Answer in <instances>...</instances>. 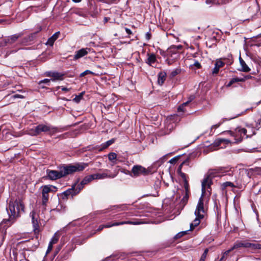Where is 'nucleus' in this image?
<instances>
[{
	"mask_svg": "<svg viewBox=\"0 0 261 261\" xmlns=\"http://www.w3.org/2000/svg\"><path fill=\"white\" fill-rule=\"evenodd\" d=\"M211 185V179L209 176L205 177L202 182V194L199 199L198 204L197 205L195 215L196 218L194 221L190 224V230H192L194 228L198 226L200 222V220L204 217L205 214V210L204 207L203 198V197L207 191L209 194H211V191L208 190L210 189Z\"/></svg>",
	"mask_w": 261,
	"mask_h": 261,
	"instance_id": "obj_1",
	"label": "nucleus"
},
{
	"mask_svg": "<svg viewBox=\"0 0 261 261\" xmlns=\"http://www.w3.org/2000/svg\"><path fill=\"white\" fill-rule=\"evenodd\" d=\"M88 166V163H78L72 165L61 167L59 171L48 169L46 170L47 176L48 179L55 180L74 172L82 171Z\"/></svg>",
	"mask_w": 261,
	"mask_h": 261,
	"instance_id": "obj_2",
	"label": "nucleus"
},
{
	"mask_svg": "<svg viewBox=\"0 0 261 261\" xmlns=\"http://www.w3.org/2000/svg\"><path fill=\"white\" fill-rule=\"evenodd\" d=\"M24 205L22 200L20 199L11 200L9 203L8 207H7L9 218L4 220L3 222L5 223L10 222V224H11L16 218L19 217L21 212H24Z\"/></svg>",
	"mask_w": 261,
	"mask_h": 261,
	"instance_id": "obj_3",
	"label": "nucleus"
},
{
	"mask_svg": "<svg viewBox=\"0 0 261 261\" xmlns=\"http://www.w3.org/2000/svg\"><path fill=\"white\" fill-rule=\"evenodd\" d=\"M58 132V128L56 127L47 124H40L35 127L29 128L27 130V134L32 136H36L42 132L48 133L52 135Z\"/></svg>",
	"mask_w": 261,
	"mask_h": 261,
	"instance_id": "obj_4",
	"label": "nucleus"
},
{
	"mask_svg": "<svg viewBox=\"0 0 261 261\" xmlns=\"http://www.w3.org/2000/svg\"><path fill=\"white\" fill-rule=\"evenodd\" d=\"M246 133L247 130L241 127H237L234 131L227 130L222 133V134H227L233 137L235 140L234 143H236L241 142L243 140V136L246 135Z\"/></svg>",
	"mask_w": 261,
	"mask_h": 261,
	"instance_id": "obj_5",
	"label": "nucleus"
},
{
	"mask_svg": "<svg viewBox=\"0 0 261 261\" xmlns=\"http://www.w3.org/2000/svg\"><path fill=\"white\" fill-rule=\"evenodd\" d=\"M42 191V204L43 205H46L48 200V193L55 192L57 191V188L52 185H45L43 186Z\"/></svg>",
	"mask_w": 261,
	"mask_h": 261,
	"instance_id": "obj_6",
	"label": "nucleus"
},
{
	"mask_svg": "<svg viewBox=\"0 0 261 261\" xmlns=\"http://www.w3.org/2000/svg\"><path fill=\"white\" fill-rule=\"evenodd\" d=\"M115 142V140L114 139H112L100 145H96V146H89L87 147V150L92 151L94 152L97 151H101L103 149L107 148L111 144H112Z\"/></svg>",
	"mask_w": 261,
	"mask_h": 261,
	"instance_id": "obj_7",
	"label": "nucleus"
},
{
	"mask_svg": "<svg viewBox=\"0 0 261 261\" xmlns=\"http://www.w3.org/2000/svg\"><path fill=\"white\" fill-rule=\"evenodd\" d=\"M133 176H138L140 175L146 174V169L140 165L134 166L132 170Z\"/></svg>",
	"mask_w": 261,
	"mask_h": 261,
	"instance_id": "obj_8",
	"label": "nucleus"
},
{
	"mask_svg": "<svg viewBox=\"0 0 261 261\" xmlns=\"http://www.w3.org/2000/svg\"><path fill=\"white\" fill-rule=\"evenodd\" d=\"M109 171L108 170L106 169L104 171V172H103L102 173L94 174L95 179H105V178H114L117 174V173L116 174H109L108 173Z\"/></svg>",
	"mask_w": 261,
	"mask_h": 261,
	"instance_id": "obj_9",
	"label": "nucleus"
},
{
	"mask_svg": "<svg viewBox=\"0 0 261 261\" xmlns=\"http://www.w3.org/2000/svg\"><path fill=\"white\" fill-rule=\"evenodd\" d=\"M231 144V141L226 139L218 138L214 142V146L220 148H225L226 145Z\"/></svg>",
	"mask_w": 261,
	"mask_h": 261,
	"instance_id": "obj_10",
	"label": "nucleus"
},
{
	"mask_svg": "<svg viewBox=\"0 0 261 261\" xmlns=\"http://www.w3.org/2000/svg\"><path fill=\"white\" fill-rule=\"evenodd\" d=\"M21 36V34L12 35L8 38L5 39L3 41L1 42V45L5 46L7 44H12L15 42Z\"/></svg>",
	"mask_w": 261,
	"mask_h": 261,
	"instance_id": "obj_11",
	"label": "nucleus"
},
{
	"mask_svg": "<svg viewBox=\"0 0 261 261\" xmlns=\"http://www.w3.org/2000/svg\"><path fill=\"white\" fill-rule=\"evenodd\" d=\"M141 224V222L139 221H122L120 222H115L113 223H109L106 225H104L105 226V228H110L112 226H118L120 225H123V224H133V225H138Z\"/></svg>",
	"mask_w": 261,
	"mask_h": 261,
	"instance_id": "obj_12",
	"label": "nucleus"
},
{
	"mask_svg": "<svg viewBox=\"0 0 261 261\" xmlns=\"http://www.w3.org/2000/svg\"><path fill=\"white\" fill-rule=\"evenodd\" d=\"M177 119L178 116L177 115H173L166 119V126L167 129L170 130L175 127V124L173 122Z\"/></svg>",
	"mask_w": 261,
	"mask_h": 261,
	"instance_id": "obj_13",
	"label": "nucleus"
},
{
	"mask_svg": "<svg viewBox=\"0 0 261 261\" xmlns=\"http://www.w3.org/2000/svg\"><path fill=\"white\" fill-rule=\"evenodd\" d=\"M90 51V48H82L79 50H77L74 56V59L77 60L81 58H82L88 54V53Z\"/></svg>",
	"mask_w": 261,
	"mask_h": 261,
	"instance_id": "obj_14",
	"label": "nucleus"
},
{
	"mask_svg": "<svg viewBox=\"0 0 261 261\" xmlns=\"http://www.w3.org/2000/svg\"><path fill=\"white\" fill-rule=\"evenodd\" d=\"M46 75L47 76L52 77L54 78L53 81L55 80H63V76L64 74L62 73L58 72H47L46 73Z\"/></svg>",
	"mask_w": 261,
	"mask_h": 261,
	"instance_id": "obj_15",
	"label": "nucleus"
},
{
	"mask_svg": "<svg viewBox=\"0 0 261 261\" xmlns=\"http://www.w3.org/2000/svg\"><path fill=\"white\" fill-rule=\"evenodd\" d=\"M225 63L222 62L221 60H217L215 63V67L213 69L212 73L213 74H217L220 68L223 67Z\"/></svg>",
	"mask_w": 261,
	"mask_h": 261,
	"instance_id": "obj_16",
	"label": "nucleus"
},
{
	"mask_svg": "<svg viewBox=\"0 0 261 261\" xmlns=\"http://www.w3.org/2000/svg\"><path fill=\"white\" fill-rule=\"evenodd\" d=\"M147 59L146 63L150 66L153 67V64L156 61V56L154 54H147Z\"/></svg>",
	"mask_w": 261,
	"mask_h": 261,
	"instance_id": "obj_17",
	"label": "nucleus"
},
{
	"mask_svg": "<svg viewBox=\"0 0 261 261\" xmlns=\"http://www.w3.org/2000/svg\"><path fill=\"white\" fill-rule=\"evenodd\" d=\"M239 62L241 66L240 71L248 72L250 71V68L247 66L245 61L241 58H239Z\"/></svg>",
	"mask_w": 261,
	"mask_h": 261,
	"instance_id": "obj_18",
	"label": "nucleus"
},
{
	"mask_svg": "<svg viewBox=\"0 0 261 261\" xmlns=\"http://www.w3.org/2000/svg\"><path fill=\"white\" fill-rule=\"evenodd\" d=\"M60 34V32H58L55 33L51 37H50L47 40V44L52 46L55 41L58 39Z\"/></svg>",
	"mask_w": 261,
	"mask_h": 261,
	"instance_id": "obj_19",
	"label": "nucleus"
},
{
	"mask_svg": "<svg viewBox=\"0 0 261 261\" xmlns=\"http://www.w3.org/2000/svg\"><path fill=\"white\" fill-rule=\"evenodd\" d=\"M194 97L193 96H191L189 97L188 101H187L186 102L183 103L181 105L179 106V107L178 108V112H185L186 110H185V108H184L185 107L187 106L189 103V102H190L192 100L194 99Z\"/></svg>",
	"mask_w": 261,
	"mask_h": 261,
	"instance_id": "obj_20",
	"label": "nucleus"
},
{
	"mask_svg": "<svg viewBox=\"0 0 261 261\" xmlns=\"http://www.w3.org/2000/svg\"><path fill=\"white\" fill-rule=\"evenodd\" d=\"M249 76H246V77H245L244 78H238V77H236V78H233L232 79L230 82H229V83L227 84V87H230L231 86L233 83H236V82H244L245 81V80L246 79H248L249 78Z\"/></svg>",
	"mask_w": 261,
	"mask_h": 261,
	"instance_id": "obj_21",
	"label": "nucleus"
},
{
	"mask_svg": "<svg viewBox=\"0 0 261 261\" xmlns=\"http://www.w3.org/2000/svg\"><path fill=\"white\" fill-rule=\"evenodd\" d=\"M63 194L66 196H69L70 195L72 197L73 196L76 195L75 193V186H72L71 188L68 189L66 191L64 192Z\"/></svg>",
	"mask_w": 261,
	"mask_h": 261,
	"instance_id": "obj_22",
	"label": "nucleus"
},
{
	"mask_svg": "<svg viewBox=\"0 0 261 261\" xmlns=\"http://www.w3.org/2000/svg\"><path fill=\"white\" fill-rule=\"evenodd\" d=\"M166 77V73L165 72H160L158 74V82L159 85H162L164 83Z\"/></svg>",
	"mask_w": 261,
	"mask_h": 261,
	"instance_id": "obj_23",
	"label": "nucleus"
},
{
	"mask_svg": "<svg viewBox=\"0 0 261 261\" xmlns=\"http://www.w3.org/2000/svg\"><path fill=\"white\" fill-rule=\"evenodd\" d=\"M30 216L32 218V223L35 229H36L38 226V223L36 217V213L34 211H32L30 213Z\"/></svg>",
	"mask_w": 261,
	"mask_h": 261,
	"instance_id": "obj_24",
	"label": "nucleus"
},
{
	"mask_svg": "<svg viewBox=\"0 0 261 261\" xmlns=\"http://www.w3.org/2000/svg\"><path fill=\"white\" fill-rule=\"evenodd\" d=\"M245 248V241H237L233 247L231 248V250H233L235 249L239 248Z\"/></svg>",
	"mask_w": 261,
	"mask_h": 261,
	"instance_id": "obj_25",
	"label": "nucleus"
},
{
	"mask_svg": "<svg viewBox=\"0 0 261 261\" xmlns=\"http://www.w3.org/2000/svg\"><path fill=\"white\" fill-rule=\"evenodd\" d=\"M34 34H31L28 37L24 38L21 41V44L24 45H28L29 42L34 39Z\"/></svg>",
	"mask_w": 261,
	"mask_h": 261,
	"instance_id": "obj_26",
	"label": "nucleus"
},
{
	"mask_svg": "<svg viewBox=\"0 0 261 261\" xmlns=\"http://www.w3.org/2000/svg\"><path fill=\"white\" fill-rule=\"evenodd\" d=\"M261 249V244H258L256 243H251V246L250 247V249L252 250H256L257 249Z\"/></svg>",
	"mask_w": 261,
	"mask_h": 261,
	"instance_id": "obj_27",
	"label": "nucleus"
},
{
	"mask_svg": "<svg viewBox=\"0 0 261 261\" xmlns=\"http://www.w3.org/2000/svg\"><path fill=\"white\" fill-rule=\"evenodd\" d=\"M182 48V45H172L169 48V50L171 52H175V50L181 49Z\"/></svg>",
	"mask_w": 261,
	"mask_h": 261,
	"instance_id": "obj_28",
	"label": "nucleus"
},
{
	"mask_svg": "<svg viewBox=\"0 0 261 261\" xmlns=\"http://www.w3.org/2000/svg\"><path fill=\"white\" fill-rule=\"evenodd\" d=\"M117 154L114 152H111L108 154L109 160L113 162V164L115 163L114 161L116 159Z\"/></svg>",
	"mask_w": 261,
	"mask_h": 261,
	"instance_id": "obj_29",
	"label": "nucleus"
},
{
	"mask_svg": "<svg viewBox=\"0 0 261 261\" xmlns=\"http://www.w3.org/2000/svg\"><path fill=\"white\" fill-rule=\"evenodd\" d=\"M59 240V237L56 234H55L54 236L51 238L50 241L49 243L51 244H55L57 243Z\"/></svg>",
	"mask_w": 261,
	"mask_h": 261,
	"instance_id": "obj_30",
	"label": "nucleus"
},
{
	"mask_svg": "<svg viewBox=\"0 0 261 261\" xmlns=\"http://www.w3.org/2000/svg\"><path fill=\"white\" fill-rule=\"evenodd\" d=\"M73 186H75V193L76 194H78L81 190L84 188V187L81 185V184H79L77 186L75 185Z\"/></svg>",
	"mask_w": 261,
	"mask_h": 261,
	"instance_id": "obj_31",
	"label": "nucleus"
},
{
	"mask_svg": "<svg viewBox=\"0 0 261 261\" xmlns=\"http://www.w3.org/2000/svg\"><path fill=\"white\" fill-rule=\"evenodd\" d=\"M178 174L184 180V181H185V187H188V181L186 180V174L184 173H183V172H181V173H179Z\"/></svg>",
	"mask_w": 261,
	"mask_h": 261,
	"instance_id": "obj_32",
	"label": "nucleus"
},
{
	"mask_svg": "<svg viewBox=\"0 0 261 261\" xmlns=\"http://www.w3.org/2000/svg\"><path fill=\"white\" fill-rule=\"evenodd\" d=\"M232 250H231V248L225 252H224L220 259V261H222L224 259H225L227 256H228V254L230 251H231Z\"/></svg>",
	"mask_w": 261,
	"mask_h": 261,
	"instance_id": "obj_33",
	"label": "nucleus"
},
{
	"mask_svg": "<svg viewBox=\"0 0 261 261\" xmlns=\"http://www.w3.org/2000/svg\"><path fill=\"white\" fill-rule=\"evenodd\" d=\"M208 249H205L204 250V251L199 261H204L205 260L206 255H207V252H208Z\"/></svg>",
	"mask_w": 261,
	"mask_h": 261,
	"instance_id": "obj_34",
	"label": "nucleus"
},
{
	"mask_svg": "<svg viewBox=\"0 0 261 261\" xmlns=\"http://www.w3.org/2000/svg\"><path fill=\"white\" fill-rule=\"evenodd\" d=\"M222 186V187L223 188H226V187H228V186L231 187H234V184L232 182H230V181L225 182L223 183Z\"/></svg>",
	"mask_w": 261,
	"mask_h": 261,
	"instance_id": "obj_35",
	"label": "nucleus"
},
{
	"mask_svg": "<svg viewBox=\"0 0 261 261\" xmlns=\"http://www.w3.org/2000/svg\"><path fill=\"white\" fill-rule=\"evenodd\" d=\"M94 74V73L90 70H86L85 71H84L83 72L81 73L80 74V77H83L85 75H86L87 74Z\"/></svg>",
	"mask_w": 261,
	"mask_h": 261,
	"instance_id": "obj_36",
	"label": "nucleus"
},
{
	"mask_svg": "<svg viewBox=\"0 0 261 261\" xmlns=\"http://www.w3.org/2000/svg\"><path fill=\"white\" fill-rule=\"evenodd\" d=\"M185 187L186 194H185V195L184 196L182 200L184 202H186V201H187L188 199V187Z\"/></svg>",
	"mask_w": 261,
	"mask_h": 261,
	"instance_id": "obj_37",
	"label": "nucleus"
},
{
	"mask_svg": "<svg viewBox=\"0 0 261 261\" xmlns=\"http://www.w3.org/2000/svg\"><path fill=\"white\" fill-rule=\"evenodd\" d=\"M180 69H174L171 72L170 75L172 77H174V76H176V75L180 73Z\"/></svg>",
	"mask_w": 261,
	"mask_h": 261,
	"instance_id": "obj_38",
	"label": "nucleus"
},
{
	"mask_svg": "<svg viewBox=\"0 0 261 261\" xmlns=\"http://www.w3.org/2000/svg\"><path fill=\"white\" fill-rule=\"evenodd\" d=\"M85 178H86V180H87V181L88 182V183L89 182L91 181L92 180L95 179L94 174H91V175L87 176L85 177Z\"/></svg>",
	"mask_w": 261,
	"mask_h": 261,
	"instance_id": "obj_39",
	"label": "nucleus"
},
{
	"mask_svg": "<svg viewBox=\"0 0 261 261\" xmlns=\"http://www.w3.org/2000/svg\"><path fill=\"white\" fill-rule=\"evenodd\" d=\"M24 98V96H23L22 95H20V94H15V95H12L11 97V98H12V99H15L16 98L23 99Z\"/></svg>",
	"mask_w": 261,
	"mask_h": 261,
	"instance_id": "obj_40",
	"label": "nucleus"
},
{
	"mask_svg": "<svg viewBox=\"0 0 261 261\" xmlns=\"http://www.w3.org/2000/svg\"><path fill=\"white\" fill-rule=\"evenodd\" d=\"M50 80H49V79H44V80H41L39 82V84L40 85L41 84H47V85H49V82H50Z\"/></svg>",
	"mask_w": 261,
	"mask_h": 261,
	"instance_id": "obj_41",
	"label": "nucleus"
},
{
	"mask_svg": "<svg viewBox=\"0 0 261 261\" xmlns=\"http://www.w3.org/2000/svg\"><path fill=\"white\" fill-rule=\"evenodd\" d=\"M187 162V161H185L184 162H183L178 167V169H177V173L178 174H179L180 173L182 172L181 171V169H182V167L183 166V165L184 164H185Z\"/></svg>",
	"mask_w": 261,
	"mask_h": 261,
	"instance_id": "obj_42",
	"label": "nucleus"
},
{
	"mask_svg": "<svg viewBox=\"0 0 261 261\" xmlns=\"http://www.w3.org/2000/svg\"><path fill=\"white\" fill-rule=\"evenodd\" d=\"M60 88H61L62 90L64 92H68L71 89V88H68L64 87H59V86H58L57 87V89H59Z\"/></svg>",
	"mask_w": 261,
	"mask_h": 261,
	"instance_id": "obj_43",
	"label": "nucleus"
},
{
	"mask_svg": "<svg viewBox=\"0 0 261 261\" xmlns=\"http://www.w3.org/2000/svg\"><path fill=\"white\" fill-rule=\"evenodd\" d=\"M53 244H50V243L48 244V246L46 251V254L48 253L53 249Z\"/></svg>",
	"mask_w": 261,
	"mask_h": 261,
	"instance_id": "obj_44",
	"label": "nucleus"
},
{
	"mask_svg": "<svg viewBox=\"0 0 261 261\" xmlns=\"http://www.w3.org/2000/svg\"><path fill=\"white\" fill-rule=\"evenodd\" d=\"M88 183V182L87 181V180H86V178L85 177L82 180V181L81 182V185H82L83 187L87 184Z\"/></svg>",
	"mask_w": 261,
	"mask_h": 261,
	"instance_id": "obj_45",
	"label": "nucleus"
},
{
	"mask_svg": "<svg viewBox=\"0 0 261 261\" xmlns=\"http://www.w3.org/2000/svg\"><path fill=\"white\" fill-rule=\"evenodd\" d=\"M88 183V182L87 181V180H86V178L85 177L82 180V181L81 182V185H82L83 187L87 184Z\"/></svg>",
	"mask_w": 261,
	"mask_h": 261,
	"instance_id": "obj_46",
	"label": "nucleus"
},
{
	"mask_svg": "<svg viewBox=\"0 0 261 261\" xmlns=\"http://www.w3.org/2000/svg\"><path fill=\"white\" fill-rule=\"evenodd\" d=\"M82 97V95L77 96L74 98V100L77 102L80 101V100L81 99Z\"/></svg>",
	"mask_w": 261,
	"mask_h": 261,
	"instance_id": "obj_47",
	"label": "nucleus"
},
{
	"mask_svg": "<svg viewBox=\"0 0 261 261\" xmlns=\"http://www.w3.org/2000/svg\"><path fill=\"white\" fill-rule=\"evenodd\" d=\"M151 38V34L149 32H147L145 34V38L147 40H149Z\"/></svg>",
	"mask_w": 261,
	"mask_h": 261,
	"instance_id": "obj_48",
	"label": "nucleus"
},
{
	"mask_svg": "<svg viewBox=\"0 0 261 261\" xmlns=\"http://www.w3.org/2000/svg\"><path fill=\"white\" fill-rule=\"evenodd\" d=\"M251 244V243L245 241V248L250 249Z\"/></svg>",
	"mask_w": 261,
	"mask_h": 261,
	"instance_id": "obj_49",
	"label": "nucleus"
},
{
	"mask_svg": "<svg viewBox=\"0 0 261 261\" xmlns=\"http://www.w3.org/2000/svg\"><path fill=\"white\" fill-rule=\"evenodd\" d=\"M221 123H219L218 124H216V125H213L212 127H211V129L212 130L213 129H216L218 127H219L220 126V125H221Z\"/></svg>",
	"mask_w": 261,
	"mask_h": 261,
	"instance_id": "obj_50",
	"label": "nucleus"
},
{
	"mask_svg": "<svg viewBox=\"0 0 261 261\" xmlns=\"http://www.w3.org/2000/svg\"><path fill=\"white\" fill-rule=\"evenodd\" d=\"M194 65L197 68H199L201 67L200 64L198 61H195L194 64Z\"/></svg>",
	"mask_w": 261,
	"mask_h": 261,
	"instance_id": "obj_51",
	"label": "nucleus"
},
{
	"mask_svg": "<svg viewBox=\"0 0 261 261\" xmlns=\"http://www.w3.org/2000/svg\"><path fill=\"white\" fill-rule=\"evenodd\" d=\"M177 158H172V159H171L169 161V162L171 164H173V163H175L176 161H177Z\"/></svg>",
	"mask_w": 261,
	"mask_h": 261,
	"instance_id": "obj_52",
	"label": "nucleus"
},
{
	"mask_svg": "<svg viewBox=\"0 0 261 261\" xmlns=\"http://www.w3.org/2000/svg\"><path fill=\"white\" fill-rule=\"evenodd\" d=\"M125 31L126 33L128 35L131 34L132 33L131 30L128 28H125Z\"/></svg>",
	"mask_w": 261,
	"mask_h": 261,
	"instance_id": "obj_53",
	"label": "nucleus"
},
{
	"mask_svg": "<svg viewBox=\"0 0 261 261\" xmlns=\"http://www.w3.org/2000/svg\"><path fill=\"white\" fill-rule=\"evenodd\" d=\"M105 228V226L104 225H100L98 227V228L97 229V230L98 231H100L103 228Z\"/></svg>",
	"mask_w": 261,
	"mask_h": 261,
	"instance_id": "obj_54",
	"label": "nucleus"
},
{
	"mask_svg": "<svg viewBox=\"0 0 261 261\" xmlns=\"http://www.w3.org/2000/svg\"><path fill=\"white\" fill-rule=\"evenodd\" d=\"M244 113V112H242V113H240V114H238L237 116H234V117H232V118H230L229 120H230V119H233V118H237V117H238V116H241V115L243 114Z\"/></svg>",
	"mask_w": 261,
	"mask_h": 261,
	"instance_id": "obj_55",
	"label": "nucleus"
},
{
	"mask_svg": "<svg viewBox=\"0 0 261 261\" xmlns=\"http://www.w3.org/2000/svg\"><path fill=\"white\" fill-rule=\"evenodd\" d=\"M125 174H129L131 176H133V174H132V172H130V171H126V172H125Z\"/></svg>",
	"mask_w": 261,
	"mask_h": 261,
	"instance_id": "obj_56",
	"label": "nucleus"
},
{
	"mask_svg": "<svg viewBox=\"0 0 261 261\" xmlns=\"http://www.w3.org/2000/svg\"><path fill=\"white\" fill-rule=\"evenodd\" d=\"M109 18H108V17H105V18H104L105 22H108V21L109 20Z\"/></svg>",
	"mask_w": 261,
	"mask_h": 261,
	"instance_id": "obj_57",
	"label": "nucleus"
},
{
	"mask_svg": "<svg viewBox=\"0 0 261 261\" xmlns=\"http://www.w3.org/2000/svg\"><path fill=\"white\" fill-rule=\"evenodd\" d=\"M73 2L74 3H79L82 0H72Z\"/></svg>",
	"mask_w": 261,
	"mask_h": 261,
	"instance_id": "obj_58",
	"label": "nucleus"
},
{
	"mask_svg": "<svg viewBox=\"0 0 261 261\" xmlns=\"http://www.w3.org/2000/svg\"><path fill=\"white\" fill-rule=\"evenodd\" d=\"M116 208H118V207L114 206L113 208V210L115 209Z\"/></svg>",
	"mask_w": 261,
	"mask_h": 261,
	"instance_id": "obj_59",
	"label": "nucleus"
},
{
	"mask_svg": "<svg viewBox=\"0 0 261 261\" xmlns=\"http://www.w3.org/2000/svg\"><path fill=\"white\" fill-rule=\"evenodd\" d=\"M124 207H125V206H123V208H122V210H124Z\"/></svg>",
	"mask_w": 261,
	"mask_h": 261,
	"instance_id": "obj_60",
	"label": "nucleus"
},
{
	"mask_svg": "<svg viewBox=\"0 0 261 261\" xmlns=\"http://www.w3.org/2000/svg\"><path fill=\"white\" fill-rule=\"evenodd\" d=\"M55 261H59V260H56Z\"/></svg>",
	"mask_w": 261,
	"mask_h": 261,
	"instance_id": "obj_61",
	"label": "nucleus"
}]
</instances>
